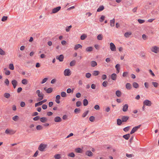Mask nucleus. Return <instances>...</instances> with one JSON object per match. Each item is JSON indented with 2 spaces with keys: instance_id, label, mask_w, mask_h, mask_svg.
I'll return each mask as SVG.
<instances>
[{
  "instance_id": "nucleus-1",
  "label": "nucleus",
  "mask_w": 159,
  "mask_h": 159,
  "mask_svg": "<svg viewBox=\"0 0 159 159\" xmlns=\"http://www.w3.org/2000/svg\"><path fill=\"white\" fill-rule=\"evenodd\" d=\"M36 93L37 94L38 96L39 97L38 99V101H41L43 99L44 95L42 93L40 92V90H37L36 91Z\"/></svg>"
},
{
  "instance_id": "nucleus-2",
  "label": "nucleus",
  "mask_w": 159,
  "mask_h": 159,
  "mask_svg": "<svg viewBox=\"0 0 159 159\" xmlns=\"http://www.w3.org/2000/svg\"><path fill=\"white\" fill-rule=\"evenodd\" d=\"M16 132L12 129H7L5 131V133L8 135H12L14 134Z\"/></svg>"
},
{
  "instance_id": "nucleus-3",
  "label": "nucleus",
  "mask_w": 159,
  "mask_h": 159,
  "mask_svg": "<svg viewBox=\"0 0 159 159\" xmlns=\"http://www.w3.org/2000/svg\"><path fill=\"white\" fill-rule=\"evenodd\" d=\"M151 51L155 53H157L159 52V47L156 46H153L151 48Z\"/></svg>"
},
{
  "instance_id": "nucleus-4",
  "label": "nucleus",
  "mask_w": 159,
  "mask_h": 159,
  "mask_svg": "<svg viewBox=\"0 0 159 159\" xmlns=\"http://www.w3.org/2000/svg\"><path fill=\"white\" fill-rule=\"evenodd\" d=\"M47 145L43 143H41L38 147V149L41 151H43L46 148Z\"/></svg>"
},
{
  "instance_id": "nucleus-5",
  "label": "nucleus",
  "mask_w": 159,
  "mask_h": 159,
  "mask_svg": "<svg viewBox=\"0 0 159 159\" xmlns=\"http://www.w3.org/2000/svg\"><path fill=\"white\" fill-rule=\"evenodd\" d=\"M64 74L66 76H69L71 75V72L69 69H65L64 71Z\"/></svg>"
},
{
  "instance_id": "nucleus-6",
  "label": "nucleus",
  "mask_w": 159,
  "mask_h": 159,
  "mask_svg": "<svg viewBox=\"0 0 159 159\" xmlns=\"http://www.w3.org/2000/svg\"><path fill=\"white\" fill-rule=\"evenodd\" d=\"M110 49L111 51L115 52L116 51V48L115 44L111 42L110 43Z\"/></svg>"
},
{
  "instance_id": "nucleus-7",
  "label": "nucleus",
  "mask_w": 159,
  "mask_h": 159,
  "mask_svg": "<svg viewBox=\"0 0 159 159\" xmlns=\"http://www.w3.org/2000/svg\"><path fill=\"white\" fill-rule=\"evenodd\" d=\"M152 104L151 102L148 100H146L143 102V104L145 106H151Z\"/></svg>"
},
{
  "instance_id": "nucleus-8",
  "label": "nucleus",
  "mask_w": 159,
  "mask_h": 159,
  "mask_svg": "<svg viewBox=\"0 0 159 159\" xmlns=\"http://www.w3.org/2000/svg\"><path fill=\"white\" fill-rule=\"evenodd\" d=\"M141 126V125H139L138 126H135L134 127L131 131L130 132V134H132L134 133L135 131H136L139 128H140Z\"/></svg>"
},
{
  "instance_id": "nucleus-9",
  "label": "nucleus",
  "mask_w": 159,
  "mask_h": 159,
  "mask_svg": "<svg viewBox=\"0 0 159 159\" xmlns=\"http://www.w3.org/2000/svg\"><path fill=\"white\" fill-rule=\"evenodd\" d=\"M61 8V7H58L54 8L52 10V13H55L58 11Z\"/></svg>"
},
{
  "instance_id": "nucleus-10",
  "label": "nucleus",
  "mask_w": 159,
  "mask_h": 159,
  "mask_svg": "<svg viewBox=\"0 0 159 159\" xmlns=\"http://www.w3.org/2000/svg\"><path fill=\"white\" fill-rule=\"evenodd\" d=\"M56 58L59 60L60 61H62L63 60L64 56L63 55L56 56Z\"/></svg>"
},
{
  "instance_id": "nucleus-11",
  "label": "nucleus",
  "mask_w": 159,
  "mask_h": 159,
  "mask_svg": "<svg viewBox=\"0 0 159 159\" xmlns=\"http://www.w3.org/2000/svg\"><path fill=\"white\" fill-rule=\"evenodd\" d=\"M11 83L13 85L14 88L15 89L17 84V81L15 80H13L11 81Z\"/></svg>"
},
{
  "instance_id": "nucleus-12",
  "label": "nucleus",
  "mask_w": 159,
  "mask_h": 159,
  "mask_svg": "<svg viewBox=\"0 0 159 159\" xmlns=\"http://www.w3.org/2000/svg\"><path fill=\"white\" fill-rule=\"evenodd\" d=\"M128 105L127 104L124 105L123 107L122 110L124 112L126 111L128 109Z\"/></svg>"
},
{
  "instance_id": "nucleus-13",
  "label": "nucleus",
  "mask_w": 159,
  "mask_h": 159,
  "mask_svg": "<svg viewBox=\"0 0 159 159\" xmlns=\"http://www.w3.org/2000/svg\"><path fill=\"white\" fill-rule=\"evenodd\" d=\"M85 154L89 157H92L93 156V153L89 150H88L86 151Z\"/></svg>"
},
{
  "instance_id": "nucleus-14",
  "label": "nucleus",
  "mask_w": 159,
  "mask_h": 159,
  "mask_svg": "<svg viewBox=\"0 0 159 159\" xmlns=\"http://www.w3.org/2000/svg\"><path fill=\"white\" fill-rule=\"evenodd\" d=\"M54 120L55 122H60L62 120L61 118L59 116H57L54 119Z\"/></svg>"
},
{
  "instance_id": "nucleus-15",
  "label": "nucleus",
  "mask_w": 159,
  "mask_h": 159,
  "mask_svg": "<svg viewBox=\"0 0 159 159\" xmlns=\"http://www.w3.org/2000/svg\"><path fill=\"white\" fill-rule=\"evenodd\" d=\"M129 117L127 116H124L122 117L121 120L122 122H126L129 119Z\"/></svg>"
},
{
  "instance_id": "nucleus-16",
  "label": "nucleus",
  "mask_w": 159,
  "mask_h": 159,
  "mask_svg": "<svg viewBox=\"0 0 159 159\" xmlns=\"http://www.w3.org/2000/svg\"><path fill=\"white\" fill-rule=\"evenodd\" d=\"M120 65L119 64H117L115 68L116 70V73H119L120 72Z\"/></svg>"
},
{
  "instance_id": "nucleus-17",
  "label": "nucleus",
  "mask_w": 159,
  "mask_h": 159,
  "mask_svg": "<svg viewBox=\"0 0 159 159\" xmlns=\"http://www.w3.org/2000/svg\"><path fill=\"white\" fill-rule=\"evenodd\" d=\"M40 121L43 123H45L47 121L48 119L45 117H43L40 118Z\"/></svg>"
},
{
  "instance_id": "nucleus-18",
  "label": "nucleus",
  "mask_w": 159,
  "mask_h": 159,
  "mask_svg": "<svg viewBox=\"0 0 159 159\" xmlns=\"http://www.w3.org/2000/svg\"><path fill=\"white\" fill-rule=\"evenodd\" d=\"M117 75L115 73H113L111 75V79L114 80H115L116 79Z\"/></svg>"
},
{
  "instance_id": "nucleus-19",
  "label": "nucleus",
  "mask_w": 159,
  "mask_h": 159,
  "mask_svg": "<svg viewBox=\"0 0 159 159\" xmlns=\"http://www.w3.org/2000/svg\"><path fill=\"white\" fill-rule=\"evenodd\" d=\"M75 151L77 153H82L83 150L80 148H77L75 149Z\"/></svg>"
},
{
  "instance_id": "nucleus-20",
  "label": "nucleus",
  "mask_w": 159,
  "mask_h": 159,
  "mask_svg": "<svg viewBox=\"0 0 159 159\" xmlns=\"http://www.w3.org/2000/svg\"><path fill=\"white\" fill-rule=\"evenodd\" d=\"M61 98V97L60 95H57L56 97V100L55 101L57 103L59 104L60 102V101H59V100Z\"/></svg>"
},
{
  "instance_id": "nucleus-21",
  "label": "nucleus",
  "mask_w": 159,
  "mask_h": 159,
  "mask_svg": "<svg viewBox=\"0 0 159 159\" xmlns=\"http://www.w3.org/2000/svg\"><path fill=\"white\" fill-rule=\"evenodd\" d=\"M132 34V32H126L124 34V36L126 38L129 37Z\"/></svg>"
},
{
  "instance_id": "nucleus-22",
  "label": "nucleus",
  "mask_w": 159,
  "mask_h": 159,
  "mask_svg": "<svg viewBox=\"0 0 159 159\" xmlns=\"http://www.w3.org/2000/svg\"><path fill=\"white\" fill-rule=\"evenodd\" d=\"M91 66L92 67H94L96 66L97 63V62L95 61H92L90 62Z\"/></svg>"
},
{
  "instance_id": "nucleus-23",
  "label": "nucleus",
  "mask_w": 159,
  "mask_h": 159,
  "mask_svg": "<svg viewBox=\"0 0 159 159\" xmlns=\"http://www.w3.org/2000/svg\"><path fill=\"white\" fill-rule=\"evenodd\" d=\"M115 20L114 18L110 20V25L111 27H113L115 25Z\"/></svg>"
},
{
  "instance_id": "nucleus-24",
  "label": "nucleus",
  "mask_w": 159,
  "mask_h": 159,
  "mask_svg": "<svg viewBox=\"0 0 159 159\" xmlns=\"http://www.w3.org/2000/svg\"><path fill=\"white\" fill-rule=\"evenodd\" d=\"M104 7L103 5L100 6L98 8L97 11V12H100L104 9Z\"/></svg>"
},
{
  "instance_id": "nucleus-25",
  "label": "nucleus",
  "mask_w": 159,
  "mask_h": 159,
  "mask_svg": "<svg viewBox=\"0 0 159 159\" xmlns=\"http://www.w3.org/2000/svg\"><path fill=\"white\" fill-rule=\"evenodd\" d=\"M125 87H126V88L127 89H128V90L132 88V87H131V84L129 83H127L126 84Z\"/></svg>"
},
{
  "instance_id": "nucleus-26",
  "label": "nucleus",
  "mask_w": 159,
  "mask_h": 159,
  "mask_svg": "<svg viewBox=\"0 0 159 159\" xmlns=\"http://www.w3.org/2000/svg\"><path fill=\"white\" fill-rule=\"evenodd\" d=\"M82 46L80 44H78L75 46L74 49L75 50H77L79 48H81Z\"/></svg>"
},
{
  "instance_id": "nucleus-27",
  "label": "nucleus",
  "mask_w": 159,
  "mask_h": 159,
  "mask_svg": "<svg viewBox=\"0 0 159 159\" xmlns=\"http://www.w3.org/2000/svg\"><path fill=\"white\" fill-rule=\"evenodd\" d=\"M103 35L101 34H100L97 36V39L98 40H101L103 39Z\"/></svg>"
},
{
  "instance_id": "nucleus-28",
  "label": "nucleus",
  "mask_w": 159,
  "mask_h": 159,
  "mask_svg": "<svg viewBox=\"0 0 159 159\" xmlns=\"http://www.w3.org/2000/svg\"><path fill=\"white\" fill-rule=\"evenodd\" d=\"M116 94L118 97H120L121 95V93L119 90H117L116 92Z\"/></svg>"
},
{
  "instance_id": "nucleus-29",
  "label": "nucleus",
  "mask_w": 159,
  "mask_h": 159,
  "mask_svg": "<svg viewBox=\"0 0 159 159\" xmlns=\"http://www.w3.org/2000/svg\"><path fill=\"white\" fill-rule=\"evenodd\" d=\"M28 81L26 79H24L22 80L21 83L24 85H26L28 84Z\"/></svg>"
},
{
  "instance_id": "nucleus-30",
  "label": "nucleus",
  "mask_w": 159,
  "mask_h": 159,
  "mask_svg": "<svg viewBox=\"0 0 159 159\" xmlns=\"http://www.w3.org/2000/svg\"><path fill=\"white\" fill-rule=\"evenodd\" d=\"M130 136V134H128L123 136V137L126 140H128Z\"/></svg>"
},
{
  "instance_id": "nucleus-31",
  "label": "nucleus",
  "mask_w": 159,
  "mask_h": 159,
  "mask_svg": "<svg viewBox=\"0 0 159 159\" xmlns=\"http://www.w3.org/2000/svg\"><path fill=\"white\" fill-rule=\"evenodd\" d=\"M133 87L136 89L138 88L139 87V85L136 82H134L133 84Z\"/></svg>"
},
{
  "instance_id": "nucleus-32",
  "label": "nucleus",
  "mask_w": 159,
  "mask_h": 159,
  "mask_svg": "<svg viewBox=\"0 0 159 159\" xmlns=\"http://www.w3.org/2000/svg\"><path fill=\"white\" fill-rule=\"evenodd\" d=\"M86 51L87 52H91L93 50V48L92 47H89L86 48Z\"/></svg>"
},
{
  "instance_id": "nucleus-33",
  "label": "nucleus",
  "mask_w": 159,
  "mask_h": 159,
  "mask_svg": "<svg viewBox=\"0 0 159 159\" xmlns=\"http://www.w3.org/2000/svg\"><path fill=\"white\" fill-rule=\"evenodd\" d=\"M4 96L7 98H9L10 97V94L8 93H5L4 94Z\"/></svg>"
},
{
  "instance_id": "nucleus-34",
  "label": "nucleus",
  "mask_w": 159,
  "mask_h": 159,
  "mask_svg": "<svg viewBox=\"0 0 159 159\" xmlns=\"http://www.w3.org/2000/svg\"><path fill=\"white\" fill-rule=\"evenodd\" d=\"M100 73L98 71L95 70L93 72V75L94 76L98 75Z\"/></svg>"
},
{
  "instance_id": "nucleus-35",
  "label": "nucleus",
  "mask_w": 159,
  "mask_h": 159,
  "mask_svg": "<svg viewBox=\"0 0 159 159\" xmlns=\"http://www.w3.org/2000/svg\"><path fill=\"white\" fill-rule=\"evenodd\" d=\"M83 105L84 106H86L88 104V101L86 99H84L83 101Z\"/></svg>"
},
{
  "instance_id": "nucleus-36",
  "label": "nucleus",
  "mask_w": 159,
  "mask_h": 159,
  "mask_svg": "<svg viewBox=\"0 0 159 159\" xmlns=\"http://www.w3.org/2000/svg\"><path fill=\"white\" fill-rule=\"evenodd\" d=\"M6 54L5 51L3 50L2 48H0V55H4Z\"/></svg>"
},
{
  "instance_id": "nucleus-37",
  "label": "nucleus",
  "mask_w": 159,
  "mask_h": 159,
  "mask_svg": "<svg viewBox=\"0 0 159 159\" xmlns=\"http://www.w3.org/2000/svg\"><path fill=\"white\" fill-rule=\"evenodd\" d=\"M152 84L155 88H157L158 86V84L156 82H152Z\"/></svg>"
},
{
  "instance_id": "nucleus-38",
  "label": "nucleus",
  "mask_w": 159,
  "mask_h": 159,
  "mask_svg": "<svg viewBox=\"0 0 159 159\" xmlns=\"http://www.w3.org/2000/svg\"><path fill=\"white\" fill-rule=\"evenodd\" d=\"M75 60H73L70 62V65L71 66H73L75 65Z\"/></svg>"
},
{
  "instance_id": "nucleus-39",
  "label": "nucleus",
  "mask_w": 159,
  "mask_h": 159,
  "mask_svg": "<svg viewBox=\"0 0 159 159\" xmlns=\"http://www.w3.org/2000/svg\"><path fill=\"white\" fill-rule=\"evenodd\" d=\"M36 129L38 130H41L43 129V127L42 125H38L36 127Z\"/></svg>"
},
{
  "instance_id": "nucleus-40",
  "label": "nucleus",
  "mask_w": 159,
  "mask_h": 159,
  "mask_svg": "<svg viewBox=\"0 0 159 159\" xmlns=\"http://www.w3.org/2000/svg\"><path fill=\"white\" fill-rule=\"evenodd\" d=\"M54 157L56 159H60L61 158V155L59 154H56L54 155Z\"/></svg>"
},
{
  "instance_id": "nucleus-41",
  "label": "nucleus",
  "mask_w": 159,
  "mask_h": 159,
  "mask_svg": "<svg viewBox=\"0 0 159 159\" xmlns=\"http://www.w3.org/2000/svg\"><path fill=\"white\" fill-rule=\"evenodd\" d=\"M12 119L13 120L16 121L19 119V117L17 116H15L12 118Z\"/></svg>"
},
{
  "instance_id": "nucleus-42",
  "label": "nucleus",
  "mask_w": 159,
  "mask_h": 159,
  "mask_svg": "<svg viewBox=\"0 0 159 159\" xmlns=\"http://www.w3.org/2000/svg\"><path fill=\"white\" fill-rule=\"evenodd\" d=\"M9 68L11 70H13L14 68L13 64L11 63L10 64L9 66Z\"/></svg>"
},
{
  "instance_id": "nucleus-43",
  "label": "nucleus",
  "mask_w": 159,
  "mask_h": 159,
  "mask_svg": "<svg viewBox=\"0 0 159 159\" xmlns=\"http://www.w3.org/2000/svg\"><path fill=\"white\" fill-rule=\"evenodd\" d=\"M122 120H121L120 119H118L117 120V124L119 125H120L122 123Z\"/></svg>"
},
{
  "instance_id": "nucleus-44",
  "label": "nucleus",
  "mask_w": 159,
  "mask_h": 159,
  "mask_svg": "<svg viewBox=\"0 0 159 159\" xmlns=\"http://www.w3.org/2000/svg\"><path fill=\"white\" fill-rule=\"evenodd\" d=\"M46 90L47 93H50L52 92V88H50Z\"/></svg>"
},
{
  "instance_id": "nucleus-45",
  "label": "nucleus",
  "mask_w": 159,
  "mask_h": 159,
  "mask_svg": "<svg viewBox=\"0 0 159 159\" xmlns=\"http://www.w3.org/2000/svg\"><path fill=\"white\" fill-rule=\"evenodd\" d=\"M61 96L62 97H65L66 96V94L64 92H62L61 93Z\"/></svg>"
},
{
  "instance_id": "nucleus-46",
  "label": "nucleus",
  "mask_w": 159,
  "mask_h": 159,
  "mask_svg": "<svg viewBox=\"0 0 159 159\" xmlns=\"http://www.w3.org/2000/svg\"><path fill=\"white\" fill-rule=\"evenodd\" d=\"M87 37V35L85 34H83L80 37V39L82 40L84 39Z\"/></svg>"
},
{
  "instance_id": "nucleus-47",
  "label": "nucleus",
  "mask_w": 159,
  "mask_h": 159,
  "mask_svg": "<svg viewBox=\"0 0 159 159\" xmlns=\"http://www.w3.org/2000/svg\"><path fill=\"white\" fill-rule=\"evenodd\" d=\"M4 83L7 86H8L9 84V81L7 79H6L5 80Z\"/></svg>"
},
{
  "instance_id": "nucleus-48",
  "label": "nucleus",
  "mask_w": 159,
  "mask_h": 159,
  "mask_svg": "<svg viewBox=\"0 0 159 159\" xmlns=\"http://www.w3.org/2000/svg\"><path fill=\"white\" fill-rule=\"evenodd\" d=\"M4 70H6L5 74L6 75H10V72L9 70H7L6 68H5Z\"/></svg>"
},
{
  "instance_id": "nucleus-49",
  "label": "nucleus",
  "mask_w": 159,
  "mask_h": 159,
  "mask_svg": "<svg viewBox=\"0 0 159 159\" xmlns=\"http://www.w3.org/2000/svg\"><path fill=\"white\" fill-rule=\"evenodd\" d=\"M129 74V73L127 72H123L122 76L123 77H126Z\"/></svg>"
},
{
  "instance_id": "nucleus-50",
  "label": "nucleus",
  "mask_w": 159,
  "mask_h": 159,
  "mask_svg": "<svg viewBox=\"0 0 159 159\" xmlns=\"http://www.w3.org/2000/svg\"><path fill=\"white\" fill-rule=\"evenodd\" d=\"M72 27V26L71 25L67 26L66 27V30L67 32H68L70 30V29Z\"/></svg>"
},
{
  "instance_id": "nucleus-51",
  "label": "nucleus",
  "mask_w": 159,
  "mask_h": 159,
  "mask_svg": "<svg viewBox=\"0 0 159 159\" xmlns=\"http://www.w3.org/2000/svg\"><path fill=\"white\" fill-rule=\"evenodd\" d=\"M107 149H111V150L112 151V152H116V150L114 148H113L111 147H108L107 148Z\"/></svg>"
},
{
  "instance_id": "nucleus-52",
  "label": "nucleus",
  "mask_w": 159,
  "mask_h": 159,
  "mask_svg": "<svg viewBox=\"0 0 159 159\" xmlns=\"http://www.w3.org/2000/svg\"><path fill=\"white\" fill-rule=\"evenodd\" d=\"M88 112H89V111H86L85 112H84L83 114V115H82V117H85L86 116V115H87V114H88Z\"/></svg>"
},
{
  "instance_id": "nucleus-53",
  "label": "nucleus",
  "mask_w": 159,
  "mask_h": 159,
  "mask_svg": "<svg viewBox=\"0 0 159 159\" xmlns=\"http://www.w3.org/2000/svg\"><path fill=\"white\" fill-rule=\"evenodd\" d=\"M89 120L91 122H93L95 120V118L93 116H91L89 118Z\"/></svg>"
},
{
  "instance_id": "nucleus-54",
  "label": "nucleus",
  "mask_w": 159,
  "mask_h": 159,
  "mask_svg": "<svg viewBox=\"0 0 159 159\" xmlns=\"http://www.w3.org/2000/svg\"><path fill=\"white\" fill-rule=\"evenodd\" d=\"M7 18V17L6 16H3L2 17V21H6Z\"/></svg>"
},
{
  "instance_id": "nucleus-55",
  "label": "nucleus",
  "mask_w": 159,
  "mask_h": 159,
  "mask_svg": "<svg viewBox=\"0 0 159 159\" xmlns=\"http://www.w3.org/2000/svg\"><path fill=\"white\" fill-rule=\"evenodd\" d=\"M68 156L70 157H75V155L74 153L73 152H71L69 154Z\"/></svg>"
},
{
  "instance_id": "nucleus-56",
  "label": "nucleus",
  "mask_w": 159,
  "mask_h": 159,
  "mask_svg": "<svg viewBox=\"0 0 159 159\" xmlns=\"http://www.w3.org/2000/svg\"><path fill=\"white\" fill-rule=\"evenodd\" d=\"M48 80V78H44V79H43V80L41 82V84H44V83H45Z\"/></svg>"
},
{
  "instance_id": "nucleus-57",
  "label": "nucleus",
  "mask_w": 159,
  "mask_h": 159,
  "mask_svg": "<svg viewBox=\"0 0 159 159\" xmlns=\"http://www.w3.org/2000/svg\"><path fill=\"white\" fill-rule=\"evenodd\" d=\"M105 18V16H101V17L100 18V19L99 20L101 22H102L104 20Z\"/></svg>"
},
{
  "instance_id": "nucleus-58",
  "label": "nucleus",
  "mask_w": 159,
  "mask_h": 159,
  "mask_svg": "<svg viewBox=\"0 0 159 159\" xmlns=\"http://www.w3.org/2000/svg\"><path fill=\"white\" fill-rule=\"evenodd\" d=\"M91 75V74L89 73H87L85 75V76L87 78H89Z\"/></svg>"
},
{
  "instance_id": "nucleus-59",
  "label": "nucleus",
  "mask_w": 159,
  "mask_h": 159,
  "mask_svg": "<svg viewBox=\"0 0 159 159\" xmlns=\"http://www.w3.org/2000/svg\"><path fill=\"white\" fill-rule=\"evenodd\" d=\"M138 21L140 24H142L145 22V20H144L140 19H138Z\"/></svg>"
},
{
  "instance_id": "nucleus-60",
  "label": "nucleus",
  "mask_w": 159,
  "mask_h": 159,
  "mask_svg": "<svg viewBox=\"0 0 159 159\" xmlns=\"http://www.w3.org/2000/svg\"><path fill=\"white\" fill-rule=\"evenodd\" d=\"M42 104L41 102V101H40L38 103H35V107H37L38 106H40V105H42Z\"/></svg>"
},
{
  "instance_id": "nucleus-61",
  "label": "nucleus",
  "mask_w": 159,
  "mask_h": 159,
  "mask_svg": "<svg viewBox=\"0 0 159 159\" xmlns=\"http://www.w3.org/2000/svg\"><path fill=\"white\" fill-rule=\"evenodd\" d=\"M108 82L107 81H104L102 84L103 86L106 87L107 86Z\"/></svg>"
},
{
  "instance_id": "nucleus-62",
  "label": "nucleus",
  "mask_w": 159,
  "mask_h": 159,
  "mask_svg": "<svg viewBox=\"0 0 159 159\" xmlns=\"http://www.w3.org/2000/svg\"><path fill=\"white\" fill-rule=\"evenodd\" d=\"M130 128V126H128L126 127H125L123 129V130L125 132H126L128 131Z\"/></svg>"
},
{
  "instance_id": "nucleus-63",
  "label": "nucleus",
  "mask_w": 159,
  "mask_h": 159,
  "mask_svg": "<svg viewBox=\"0 0 159 159\" xmlns=\"http://www.w3.org/2000/svg\"><path fill=\"white\" fill-rule=\"evenodd\" d=\"M34 127V125L33 124H31L29 126V128L30 129H31L32 130H34L33 128Z\"/></svg>"
},
{
  "instance_id": "nucleus-64",
  "label": "nucleus",
  "mask_w": 159,
  "mask_h": 159,
  "mask_svg": "<svg viewBox=\"0 0 159 159\" xmlns=\"http://www.w3.org/2000/svg\"><path fill=\"white\" fill-rule=\"evenodd\" d=\"M94 108L95 109L97 110H99L100 109V107L98 105H95L94 106Z\"/></svg>"
}]
</instances>
